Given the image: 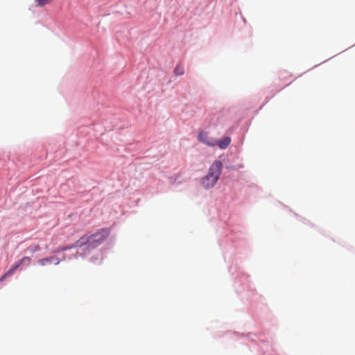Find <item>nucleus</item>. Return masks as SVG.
Returning <instances> with one entry per match:
<instances>
[{"instance_id": "1", "label": "nucleus", "mask_w": 355, "mask_h": 355, "mask_svg": "<svg viewBox=\"0 0 355 355\" xmlns=\"http://www.w3.org/2000/svg\"><path fill=\"white\" fill-rule=\"evenodd\" d=\"M222 163L214 162L209 168L208 174L202 179V184L205 189L213 187L219 179L221 172Z\"/></svg>"}, {"instance_id": "2", "label": "nucleus", "mask_w": 355, "mask_h": 355, "mask_svg": "<svg viewBox=\"0 0 355 355\" xmlns=\"http://www.w3.org/2000/svg\"><path fill=\"white\" fill-rule=\"evenodd\" d=\"M110 230L107 228H103L88 237L87 242L89 246L96 248L101 245L109 236Z\"/></svg>"}, {"instance_id": "3", "label": "nucleus", "mask_w": 355, "mask_h": 355, "mask_svg": "<svg viewBox=\"0 0 355 355\" xmlns=\"http://www.w3.org/2000/svg\"><path fill=\"white\" fill-rule=\"evenodd\" d=\"M198 139L200 142H202L210 146H214L216 145V141L215 139L210 137L209 134L204 131H202L199 133Z\"/></svg>"}, {"instance_id": "4", "label": "nucleus", "mask_w": 355, "mask_h": 355, "mask_svg": "<svg viewBox=\"0 0 355 355\" xmlns=\"http://www.w3.org/2000/svg\"><path fill=\"white\" fill-rule=\"evenodd\" d=\"M20 266L21 264L17 261L0 278V282L3 281L6 277L11 276Z\"/></svg>"}, {"instance_id": "5", "label": "nucleus", "mask_w": 355, "mask_h": 355, "mask_svg": "<svg viewBox=\"0 0 355 355\" xmlns=\"http://www.w3.org/2000/svg\"><path fill=\"white\" fill-rule=\"evenodd\" d=\"M231 139L229 137H225L223 139L220 140L219 141H216V145L219 146L221 149L226 148L230 144Z\"/></svg>"}, {"instance_id": "6", "label": "nucleus", "mask_w": 355, "mask_h": 355, "mask_svg": "<svg viewBox=\"0 0 355 355\" xmlns=\"http://www.w3.org/2000/svg\"><path fill=\"white\" fill-rule=\"evenodd\" d=\"M53 259H56V262H55L56 265H58L60 263L58 258H57L55 257H47V258L40 259L38 261V263L41 266H45L47 263H51Z\"/></svg>"}, {"instance_id": "7", "label": "nucleus", "mask_w": 355, "mask_h": 355, "mask_svg": "<svg viewBox=\"0 0 355 355\" xmlns=\"http://www.w3.org/2000/svg\"><path fill=\"white\" fill-rule=\"evenodd\" d=\"M184 67L181 64H177L174 69V73L176 76H181L184 73Z\"/></svg>"}, {"instance_id": "8", "label": "nucleus", "mask_w": 355, "mask_h": 355, "mask_svg": "<svg viewBox=\"0 0 355 355\" xmlns=\"http://www.w3.org/2000/svg\"><path fill=\"white\" fill-rule=\"evenodd\" d=\"M53 0H35L36 6L42 7L46 4L51 3Z\"/></svg>"}, {"instance_id": "9", "label": "nucleus", "mask_w": 355, "mask_h": 355, "mask_svg": "<svg viewBox=\"0 0 355 355\" xmlns=\"http://www.w3.org/2000/svg\"><path fill=\"white\" fill-rule=\"evenodd\" d=\"M82 243H80L79 241H77L76 243L73 244L72 245H68V246H66V247H64V248H60L57 251L59 252V251L67 250H69V249H71L72 248H76V247H78V246H80V245Z\"/></svg>"}, {"instance_id": "10", "label": "nucleus", "mask_w": 355, "mask_h": 355, "mask_svg": "<svg viewBox=\"0 0 355 355\" xmlns=\"http://www.w3.org/2000/svg\"><path fill=\"white\" fill-rule=\"evenodd\" d=\"M21 265H29L31 262V259L28 257H24L19 261Z\"/></svg>"}, {"instance_id": "11", "label": "nucleus", "mask_w": 355, "mask_h": 355, "mask_svg": "<svg viewBox=\"0 0 355 355\" xmlns=\"http://www.w3.org/2000/svg\"><path fill=\"white\" fill-rule=\"evenodd\" d=\"M40 250V247L38 245L35 246L34 251H37Z\"/></svg>"}, {"instance_id": "12", "label": "nucleus", "mask_w": 355, "mask_h": 355, "mask_svg": "<svg viewBox=\"0 0 355 355\" xmlns=\"http://www.w3.org/2000/svg\"><path fill=\"white\" fill-rule=\"evenodd\" d=\"M53 262L55 264V262H56V259H53V261H51V263Z\"/></svg>"}]
</instances>
